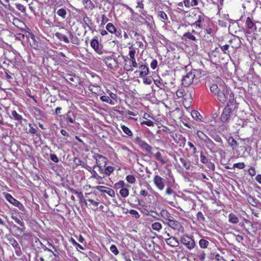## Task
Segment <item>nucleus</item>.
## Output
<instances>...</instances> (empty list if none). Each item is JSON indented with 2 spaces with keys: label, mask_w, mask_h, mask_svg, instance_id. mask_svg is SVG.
Listing matches in <instances>:
<instances>
[{
  "label": "nucleus",
  "mask_w": 261,
  "mask_h": 261,
  "mask_svg": "<svg viewBox=\"0 0 261 261\" xmlns=\"http://www.w3.org/2000/svg\"><path fill=\"white\" fill-rule=\"evenodd\" d=\"M134 142L144 151L148 153L152 152V147L145 141L143 140L141 137L137 136L135 139Z\"/></svg>",
  "instance_id": "nucleus-1"
},
{
  "label": "nucleus",
  "mask_w": 261,
  "mask_h": 261,
  "mask_svg": "<svg viewBox=\"0 0 261 261\" xmlns=\"http://www.w3.org/2000/svg\"><path fill=\"white\" fill-rule=\"evenodd\" d=\"M180 242L189 250H192L195 246V243L194 240L193 239V238L187 235H184L181 237Z\"/></svg>",
  "instance_id": "nucleus-2"
},
{
  "label": "nucleus",
  "mask_w": 261,
  "mask_h": 261,
  "mask_svg": "<svg viewBox=\"0 0 261 261\" xmlns=\"http://www.w3.org/2000/svg\"><path fill=\"white\" fill-rule=\"evenodd\" d=\"M195 77V75L193 72L190 71L187 73L186 75L183 76L182 85L185 87H188L193 83Z\"/></svg>",
  "instance_id": "nucleus-3"
},
{
  "label": "nucleus",
  "mask_w": 261,
  "mask_h": 261,
  "mask_svg": "<svg viewBox=\"0 0 261 261\" xmlns=\"http://www.w3.org/2000/svg\"><path fill=\"white\" fill-rule=\"evenodd\" d=\"M232 112V108L230 107V104H227L224 109L223 113L221 115L220 119L221 121L223 122H226L229 119Z\"/></svg>",
  "instance_id": "nucleus-4"
},
{
  "label": "nucleus",
  "mask_w": 261,
  "mask_h": 261,
  "mask_svg": "<svg viewBox=\"0 0 261 261\" xmlns=\"http://www.w3.org/2000/svg\"><path fill=\"white\" fill-rule=\"evenodd\" d=\"M218 81H219L218 85L214 84L210 88L211 91L215 94H217L221 90H224L225 89V84L224 82L221 81L220 79H218Z\"/></svg>",
  "instance_id": "nucleus-5"
},
{
  "label": "nucleus",
  "mask_w": 261,
  "mask_h": 261,
  "mask_svg": "<svg viewBox=\"0 0 261 261\" xmlns=\"http://www.w3.org/2000/svg\"><path fill=\"white\" fill-rule=\"evenodd\" d=\"M229 92L227 86L225 85V89L224 90H221L217 94L218 99L221 102L224 103L227 100Z\"/></svg>",
  "instance_id": "nucleus-6"
},
{
  "label": "nucleus",
  "mask_w": 261,
  "mask_h": 261,
  "mask_svg": "<svg viewBox=\"0 0 261 261\" xmlns=\"http://www.w3.org/2000/svg\"><path fill=\"white\" fill-rule=\"evenodd\" d=\"M93 158L96 160V166H100L101 167L104 166V167H106L108 162L107 158L98 153L95 154Z\"/></svg>",
  "instance_id": "nucleus-7"
},
{
  "label": "nucleus",
  "mask_w": 261,
  "mask_h": 261,
  "mask_svg": "<svg viewBox=\"0 0 261 261\" xmlns=\"http://www.w3.org/2000/svg\"><path fill=\"white\" fill-rule=\"evenodd\" d=\"M166 223L167 224L169 227H171L174 230L181 231L184 229L181 224L179 222L174 220L173 218Z\"/></svg>",
  "instance_id": "nucleus-8"
},
{
  "label": "nucleus",
  "mask_w": 261,
  "mask_h": 261,
  "mask_svg": "<svg viewBox=\"0 0 261 261\" xmlns=\"http://www.w3.org/2000/svg\"><path fill=\"white\" fill-rule=\"evenodd\" d=\"M245 25L247 28L249 30V31L246 32L247 33L250 34L251 33L256 31V27L250 17H248L247 18Z\"/></svg>",
  "instance_id": "nucleus-9"
},
{
  "label": "nucleus",
  "mask_w": 261,
  "mask_h": 261,
  "mask_svg": "<svg viewBox=\"0 0 261 261\" xmlns=\"http://www.w3.org/2000/svg\"><path fill=\"white\" fill-rule=\"evenodd\" d=\"M103 62L106 65L111 69H114L117 66V63L116 60L110 56H108L105 58Z\"/></svg>",
  "instance_id": "nucleus-10"
},
{
  "label": "nucleus",
  "mask_w": 261,
  "mask_h": 261,
  "mask_svg": "<svg viewBox=\"0 0 261 261\" xmlns=\"http://www.w3.org/2000/svg\"><path fill=\"white\" fill-rule=\"evenodd\" d=\"M164 179L158 175H155L153 178L154 184L160 190H163L164 188Z\"/></svg>",
  "instance_id": "nucleus-11"
},
{
  "label": "nucleus",
  "mask_w": 261,
  "mask_h": 261,
  "mask_svg": "<svg viewBox=\"0 0 261 261\" xmlns=\"http://www.w3.org/2000/svg\"><path fill=\"white\" fill-rule=\"evenodd\" d=\"M90 45L97 53L100 55L102 54V48L100 47L97 39L96 37L92 39Z\"/></svg>",
  "instance_id": "nucleus-12"
},
{
  "label": "nucleus",
  "mask_w": 261,
  "mask_h": 261,
  "mask_svg": "<svg viewBox=\"0 0 261 261\" xmlns=\"http://www.w3.org/2000/svg\"><path fill=\"white\" fill-rule=\"evenodd\" d=\"M166 242L168 245L173 247H177L179 245V242L177 239L174 237H171L168 239H166Z\"/></svg>",
  "instance_id": "nucleus-13"
},
{
  "label": "nucleus",
  "mask_w": 261,
  "mask_h": 261,
  "mask_svg": "<svg viewBox=\"0 0 261 261\" xmlns=\"http://www.w3.org/2000/svg\"><path fill=\"white\" fill-rule=\"evenodd\" d=\"M106 29L110 33L115 34L116 36H119L120 33L117 31L115 26L112 23H108L106 25Z\"/></svg>",
  "instance_id": "nucleus-14"
},
{
  "label": "nucleus",
  "mask_w": 261,
  "mask_h": 261,
  "mask_svg": "<svg viewBox=\"0 0 261 261\" xmlns=\"http://www.w3.org/2000/svg\"><path fill=\"white\" fill-rule=\"evenodd\" d=\"M139 70L140 77H144L148 74V68L146 65H142L140 66Z\"/></svg>",
  "instance_id": "nucleus-15"
},
{
  "label": "nucleus",
  "mask_w": 261,
  "mask_h": 261,
  "mask_svg": "<svg viewBox=\"0 0 261 261\" xmlns=\"http://www.w3.org/2000/svg\"><path fill=\"white\" fill-rule=\"evenodd\" d=\"M5 198L10 203L12 204L14 206L18 205L19 204V202L17 200L15 199L14 198L12 197V196L9 194H5Z\"/></svg>",
  "instance_id": "nucleus-16"
},
{
  "label": "nucleus",
  "mask_w": 261,
  "mask_h": 261,
  "mask_svg": "<svg viewBox=\"0 0 261 261\" xmlns=\"http://www.w3.org/2000/svg\"><path fill=\"white\" fill-rule=\"evenodd\" d=\"M160 214L161 216L166 220H167L168 222L171 219H173V217L167 210H163L161 211Z\"/></svg>",
  "instance_id": "nucleus-17"
},
{
  "label": "nucleus",
  "mask_w": 261,
  "mask_h": 261,
  "mask_svg": "<svg viewBox=\"0 0 261 261\" xmlns=\"http://www.w3.org/2000/svg\"><path fill=\"white\" fill-rule=\"evenodd\" d=\"M55 36L60 41H63L66 43H68L69 42V40L68 38L65 35H63L60 33L57 32L55 34Z\"/></svg>",
  "instance_id": "nucleus-18"
},
{
  "label": "nucleus",
  "mask_w": 261,
  "mask_h": 261,
  "mask_svg": "<svg viewBox=\"0 0 261 261\" xmlns=\"http://www.w3.org/2000/svg\"><path fill=\"white\" fill-rule=\"evenodd\" d=\"M179 161L180 163L182 164V166L186 168V169H190L191 167V163L190 161H187L184 158H180Z\"/></svg>",
  "instance_id": "nucleus-19"
},
{
  "label": "nucleus",
  "mask_w": 261,
  "mask_h": 261,
  "mask_svg": "<svg viewBox=\"0 0 261 261\" xmlns=\"http://www.w3.org/2000/svg\"><path fill=\"white\" fill-rule=\"evenodd\" d=\"M228 221L232 224H237L239 222V218L235 214L230 213L228 216Z\"/></svg>",
  "instance_id": "nucleus-20"
},
{
  "label": "nucleus",
  "mask_w": 261,
  "mask_h": 261,
  "mask_svg": "<svg viewBox=\"0 0 261 261\" xmlns=\"http://www.w3.org/2000/svg\"><path fill=\"white\" fill-rule=\"evenodd\" d=\"M83 3L85 5L86 9H93L94 6L91 0H83Z\"/></svg>",
  "instance_id": "nucleus-21"
},
{
  "label": "nucleus",
  "mask_w": 261,
  "mask_h": 261,
  "mask_svg": "<svg viewBox=\"0 0 261 261\" xmlns=\"http://www.w3.org/2000/svg\"><path fill=\"white\" fill-rule=\"evenodd\" d=\"M184 38L188 39L189 40L192 41L196 40V37L191 32L185 33L182 37V39H184Z\"/></svg>",
  "instance_id": "nucleus-22"
},
{
  "label": "nucleus",
  "mask_w": 261,
  "mask_h": 261,
  "mask_svg": "<svg viewBox=\"0 0 261 261\" xmlns=\"http://www.w3.org/2000/svg\"><path fill=\"white\" fill-rule=\"evenodd\" d=\"M204 143L206 147L210 149H212L215 146V143L213 141L208 137H207L204 141Z\"/></svg>",
  "instance_id": "nucleus-23"
},
{
  "label": "nucleus",
  "mask_w": 261,
  "mask_h": 261,
  "mask_svg": "<svg viewBox=\"0 0 261 261\" xmlns=\"http://www.w3.org/2000/svg\"><path fill=\"white\" fill-rule=\"evenodd\" d=\"M57 14L63 19H65L67 15V12L64 8H61L57 11Z\"/></svg>",
  "instance_id": "nucleus-24"
},
{
  "label": "nucleus",
  "mask_w": 261,
  "mask_h": 261,
  "mask_svg": "<svg viewBox=\"0 0 261 261\" xmlns=\"http://www.w3.org/2000/svg\"><path fill=\"white\" fill-rule=\"evenodd\" d=\"M105 168V174L109 176L110 175L114 170V168L112 166H108L104 167Z\"/></svg>",
  "instance_id": "nucleus-25"
},
{
  "label": "nucleus",
  "mask_w": 261,
  "mask_h": 261,
  "mask_svg": "<svg viewBox=\"0 0 261 261\" xmlns=\"http://www.w3.org/2000/svg\"><path fill=\"white\" fill-rule=\"evenodd\" d=\"M121 128L123 130V132L127 136H132L133 135V133H132V131L130 130V129L129 128H128L126 126H125L124 125H121Z\"/></svg>",
  "instance_id": "nucleus-26"
},
{
  "label": "nucleus",
  "mask_w": 261,
  "mask_h": 261,
  "mask_svg": "<svg viewBox=\"0 0 261 261\" xmlns=\"http://www.w3.org/2000/svg\"><path fill=\"white\" fill-rule=\"evenodd\" d=\"M191 116L194 119L197 120H200L202 117L200 113L197 111H192Z\"/></svg>",
  "instance_id": "nucleus-27"
},
{
  "label": "nucleus",
  "mask_w": 261,
  "mask_h": 261,
  "mask_svg": "<svg viewBox=\"0 0 261 261\" xmlns=\"http://www.w3.org/2000/svg\"><path fill=\"white\" fill-rule=\"evenodd\" d=\"M227 100H228V104H230V107L233 106V103L234 99V94H233L232 92H229V93L228 95V96H227Z\"/></svg>",
  "instance_id": "nucleus-28"
},
{
  "label": "nucleus",
  "mask_w": 261,
  "mask_h": 261,
  "mask_svg": "<svg viewBox=\"0 0 261 261\" xmlns=\"http://www.w3.org/2000/svg\"><path fill=\"white\" fill-rule=\"evenodd\" d=\"M100 99L103 102H106L108 103L113 104V100L108 96L103 95L100 97Z\"/></svg>",
  "instance_id": "nucleus-29"
},
{
  "label": "nucleus",
  "mask_w": 261,
  "mask_h": 261,
  "mask_svg": "<svg viewBox=\"0 0 261 261\" xmlns=\"http://www.w3.org/2000/svg\"><path fill=\"white\" fill-rule=\"evenodd\" d=\"M119 193L122 197L125 198L128 195L129 191L127 188H123L120 190Z\"/></svg>",
  "instance_id": "nucleus-30"
},
{
  "label": "nucleus",
  "mask_w": 261,
  "mask_h": 261,
  "mask_svg": "<svg viewBox=\"0 0 261 261\" xmlns=\"http://www.w3.org/2000/svg\"><path fill=\"white\" fill-rule=\"evenodd\" d=\"M199 244L201 248H206L209 244V242L204 239H201L199 242Z\"/></svg>",
  "instance_id": "nucleus-31"
},
{
  "label": "nucleus",
  "mask_w": 261,
  "mask_h": 261,
  "mask_svg": "<svg viewBox=\"0 0 261 261\" xmlns=\"http://www.w3.org/2000/svg\"><path fill=\"white\" fill-rule=\"evenodd\" d=\"M129 49H130V51L129 52V56L130 57L129 60H133L135 59V56L136 54V50L132 46H129Z\"/></svg>",
  "instance_id": "nucleus-32"
},
{
  "label": "nucleus",
  "mask_w": 261,
  "mask_h": 261,
  "mask_svg": "<svg viewBox=\"0 0 261 261\" xmlns=\"http://www.w3.org/2000/svg\"><path fill=\"white\" fill-rule=\"evenodd\" d=\"M9 243L14 248L19 246L17 241L13 238H11L8 239Z\"/></svg>",
  "instance_id": "nucleus-33"
},
{
  "label": "nucleus",
  "mask_w": 261,
  "mask_h": 261,
  "mask_svg": "<svg viewBox=\"0 0 261 261\" xmlns=\"http://www.w3.org/2000/svg\"><path fill=\"white\" fill-rule=\"evenodd\" d=\"M83 21L85 24L88 27L90 28V26L92 24V20L88 16H86L83 18Z\"/></svg>",
  "instance_id": "nucleus-34"
},
{
  "label": "nucleus",
  "mask_w": 261,
  "mask_h": 261,
  "mask_svg": "<svg viewBox=\"0 0 261 261\" xmlns=\"http://www.w3.org/2000/svg\"><path fill=\"white\" fill-rule=\"evenodd\" d=\"M91 173L92 174V175L91 176V178H92L102 179V178H104V177H105V176L99 175L94 170H92L91 171Z\"/></svg>",
  "instance_id": "nucleus-35"
},
{
  "label": "nucleus",
  "mask_w": 261,
  "mask_h": 261,
  "mask_svg": "<svg viewBox=\"0 0 261 261\" xmlns=\"http://www.w3.org/2000/svg\"><path fill=\"white\" fill-rule=\"evenodd\" d=\"M152 229L159 231L162 228V224L159 222H154L151 225Z\"/></svg>",
  "instance_id": "nucleus-36"
},
{
  "label": "nucleus",
  "mask_w": 261,
  "mask_h": 261,
  "mask_svg": "<svg viewBox=\"0 0 261 261\" xmlns=\"http://www.w3.org/2000/svg\"><path fill=\"white\" fill-rule=\"evenodd\" d=\"M198 137L203 141L208 137L205 134L202 132L198 130L196 133Z\"/></svg>",
  "instance_id": "nucleus-37"
},
{
  "label": "nucleus",
  "mask_w": 261,
  "mask_h": 261,
  "mask_svg": "<svg viewBox=\"0 0 261 261\" xmlns=\"http://www.w3.org/2000/svg\"><path fill=\"white\" fill-rule=\"evenodd\" d=\"M203 20H204V19H203V17L201 15H199L198 20H196L195 21V22L193 24V25L196 26V27H199V28H201L200 23H201V21H203Z\"/></svg>",
  "instance_id": "nucleus-38"
},
{
  "label": "nucleus",
  "mask_w": 261,
  "mask_h": 261,
  "mask_svg": "<svg viewBox=\"0 0 261 261\" xmlns=\"http://www.w3.org/2000/svg\"><path fill=\"white\" fill-rule=\"evenodd\" d=\"M155 157L156 159L159 160L162 164H164L166 163L165 161L164 160V159L162 158V155L160 152H156L154 154Z\"/></svg>",
  "instance_id": "nucleus-39"
},
{
  "label": "nucleus",
  "mask_w": 261,
  "mask_h": 261,
  "mask_svg": "<svg viewBox=\"0 0 261 261\" xmlns=\"http://www.w3.org/2000/svg\"><path fill=\"white\" fill-rule=\"evenodd\" d=\"M228 144L232 147H234L238 145L237 142L232 138L229 137L227 140Z\"/></svg>",
  "instance_id": "nucleus-40"
},
{
  "label": "nucleus",
  "mask_w": 261,
  "mask_h": 261,
  "mask_svg": "<svg viewBox=\"0 0 261 261\" xmlns=\"http://www.w3.org/2000/svg\"><path fill=\"white\" fill-rule=\"evenodd\" d=\"M158 15L162 19V20H167L168 19L167 14L162 11L158 12Z\"/></svg>",
  "instance_id": "nucleus-41"
},
{
  "label": "nucleus",
  "mask_w": 261,
  "mask_h": 261,
  "mask_svg": "<svg viewBox=\"0 0 261 261\" xmlns=\"http://www.w3.org/2000/svg\"><path fill=\"white\" fill-rule=\"evenodd\" d=\"M12 115L14 118L15 119L20 121L22 119V116L18 114L15 111H13L12 112Z\"/></svg>",
  "instance_id": "nucleus-42"
},
{
  "label": "nucleus",
  "mask_w": 261,
  "mask_h": 261,
  "mask_svg": "<svg viewBox=\"0 0 261 261\" xmlns=\"http://www.w3.org/2000/svg\"><path fill=\"white\" fill-rule=\"evenodd\" d=\"M126 179L127 181L130 184H134L136 181V178L134 175H128L126 176Z\"/></svg>",
  "instance_id": "nucleus-43"
},
{
  "label": "nucleus",
  "mask_w": 261,
  "mask_h": 261,
  "mask_svg": "<svg viewBox=\"0 0 261 261\" xmlns=\"http://www.w3.org/2000/svg\"><path fill=\"white\" fill-rule=\"evenodd\" d=\"M245 166V165L243 162L236 163L233 165V168H237L240 169H243Z\"/></svg>",
  "instance_id": "nucleus-44"
},
{
  "label": "nucleus",
  "mask_w": 261,
  "mask_h": 261,
  "mask_svg": "<svg viewBox=\"0 0 261 261\" xmlns=\"http://www.w3.org/2000/svg\"><path fill=\"white\" fill-rule=\"evenodd\" d=\"M110 249V251L116 255L119 253V251L115 245H112Z\"/></svg>",
  "instance_id": "nucleus-45"
},
{
  "label": "nucleus",
  "mask_w": 261,
  "mask_h": 261,
  "mask_svg": "<svg viewBox=\"0 0 261 261\" xmlns=\"http://www.w3.org/2000/svg\"><path fill=\"white\" fill-rule=\"evenodd\" d=\"M12 218L21 226H24V223L20 220H19L16 216L12 215Z\"/></svg>",
  "instance_id": "nucleus-46"
},
{
  "label": "nucleus",
  "mask_w": 261,
  "mask_h": 261,
  "mask_svg": "<svg viewBox=\"0 0 261 261\" xmlns=\"http://www.w3.org/2000/svg\"><path fill=\"white\" fill-rule=\"evenodd\" d=\"M141 124H145V125H146L149 126H154V123L153 121H151V120H146L142 121L141 123Z\"/></svg>",
  "instance_id": "nucleus-47"
},
{
  "label": "nucleus",
  "mask_w": 261,
  "mask_h": 261,
  "mask_svg": "<svg viewBox=\"0 0 261 261\" xmlns=\"http://www.w3.org/2000/svg\"><path fill=\"white\" fill-rule=\"evenodd\" d=\"M106 193H107L110 196L112 197H114L115 195L114 191L109 188H107Z\"/></svg>",
  "instance_id": "nucleus-48"
},
{
  "label": "nucleus",
  "mask_w": 261,
  "mask_h": 261,
  "mask_svg": "<svg viewBox=\"0 0 261 261\" xmlns=\"http://www.w3.org/2000/svg\"><path fill=\"white\" fill-rule=\"evenodd\" d=\"M129 214L133 215L135 218L138 219L140 218V216L139 213L134 210H132L129 211Z\"/></svg>",
  "instance_id": "nucleus-49"
},
{
  "label": "nucleus",
  "mask_w": 261,
  "mask_h": 261,
  "mask_svg": "<svg viewBox=\"0 0 261 261\" xmlns=\"http://www.w3.org/2000/svg\"><path fill=\"white\" fill-rule=\"evenodd\" d=\"M16 7L18 10H19V11H20L22 12H25V8L24 7L23 5H22L20 4H16Z\"/></svg>",
  "instance_id": "nucleus-50"
},
{
  "label": "nucleus",
  "mask_w": 261,
  "mask_h": 261,
  "mask_svg": "<svg viewBox=\"0 0 261 261\" xmlns=\"http://www.w3.org/2000/svg\"><path fill=\"white\" fill-rule=\"evenodd\" d=\"M204 32L205 33L210 35L211 36H212L214 35V31L211 28H207L205 29Z\"/></svg>",
  "instance_id": "nucleus-51"
},
{
  "label": "nucleus",
  "mask_w": 261,
  "mask_h": 261,
  "mask_svg": "<svg viewBox=\"0 0 261 261\" xmlns=\"http://www.w3.org/2000/svg\"><path fill=\"white\" fill-rule=\"evenodd\" d=\"M107 187H104V186H97L96 187V189L98 190L99 191L102 192V193H106V189Z\"/></svg>",
  "instance_id": "nucleus-52"
},
{
  "label": "nucleus",
  "mask_w": 261,
  "mask_h": 261,
  "mask_svg": "<svg viewBox=\"0 0 261 261\" xmlns=\"http://www.w3.org/2000/svg\"><path fill=\"white\" fill-rule=\"evenodd\" d=\"M188 144L189 145V146L192 148L193 149V153H197V148H196V147L190 142H189L188 143Z\"/></svg>",
  "instance_id": "nucleus-53"
},
{
  "label": "nucleus",
  "mask_w": 261,
  "mask_h": 261,
  "mask_svg": "<svg viewBox=\"0 0 261 261\" xmlns=\"http://www.w3.org/2000/svg\"><path fill=\"white\" fill-rule=\"evenodd\" d=\"M50 158L51 161L55 163H58L59 162L57 156L55 154H51L50 155Z\"/></svg>",
  "instance_id": "nucleus-54"
},
{
  "label": "nucleus",
  "mask_w": 261,
  "mask_h": 261,
  "mask_svg": "<svg viewBox=\"0 0 261 261\" xmlns=\"http://www.w3.org/2000/svg\"><path fill=\"white\" fill-rule=\"evenodd\" d=\"M248 173L251 176H254L256 174V171H255L254 168H253V167L250 168L248 170Z\"/></svg>",
  "instance_id": "nucleus-55"
},
{
  "label": "nucleus",
  "mask_w": 261,
  "mask_h": 261,
  "mask_svg": "<svg viewBox=\"0 0 261 261\" xmlns=\"http://www.w3.org/2000/svg\"><path fill=\"white\" fill-rule=\"evenodd\" d=\"M206 164H207V167L211 170L212 171H214L215 170V165L214 164H213V163L212 162H207Z\"/></svg>",
  "instance_id": "nucleus-56"
},
{
  "label": "nucleus",
  "mask_w": 261,
  "mask_h": 261,
  "mask_svg": "<svg viewBox=\"0 0 261 261\" xmlns=\"http://www.w3.org/2000/svg\"><path fill=\"white\" fill-rule=\"evenodd\" d=\"M69 113H70V112H68V113L66 115V120L68 121L69 122H70L71 123H74L75 122V121L71 117L69 116Z\"/></svg>",
  "instance_id": "nucleus-57"
},
{
  "label": "nucleus",
  "mask_w": 261,
  "mask_h": 261,
  "mask_svg": "<svg viewBox=\"0 0 261 261\" xmlns=\"http://www.w3.org/2000/svg\"><path fill=\"white\" fill-rule=\"evenodd\" d=\"M158 65V61L156 60H153L150 64V67L152 69H155Z\"/></svg>",
  "instance_id": "nucleus-58"
},
{
  "label": "nucleus",
  "mask_w": 261,
  "mask_h": 261,
  "mask_svg": "<svg viewBox=\"0 0 261 261\" xmlns=\"http://www.w3.org/2000/svg\"><path fill=\"white\" fill-rule=\"evenodd\" d=\"M200 161L203 164H206L208 162L207 159L202 153H201V155H200Z\"/></svg>",
  "instance_id": "nucleus-59"
},
{
  "label": "nucleus",
  "mask_w": 261,
  "mask_h": 261,
  "mask_svg": "<svg viewBox=\"0 0 261 261\" xmlns=\"http://www.w3.org/2000/svg\"><path fill=\"white\" fill-rule=\"evenodd\" d=\"M115 186L117 188H123L125 186V183L123 181L121 180V181H119L118 183L116 184Z\"/></svg>",
  "instance_id": "nucleus-60"
},
{
  "label": "nucleus",
  "mask_w": 261,
  "mask_h": 261,
  "mask_svg": "<svg viewBox=\"0 0 261 261\" xmlns=\"http://www.w3.org/2000/svg\"><path fill=\"white\" fill-rule=\"evenodd\" d=\"M139 210L141 211V212L143 213L145 215H148V211L145 207V206L143 205L141 207L139 208Z\"/></svg>",
  "instance_id": "nucleus-61"
},
{
  "label": "nucleus",
  "mask_w": 261,
  "mask_h": 261,
  "mask_svg": "<svg viewBox=\"0 0 261 261\" xmlns=\"http://www.w3.org/2000/svg\"><path fill=\"white\" fill-rule=\"evenodd\" d=\"M206 254L204 252H202L198 255V258L201 261H204Z\"/></svg>",
  "instance_id": "nucleus-62"
},
{
  "label": "nucleus",
  "mask_w": 261,
  "mask_h": 261,
  "mask_svg": "<svg viewBox=\"0 0 261 261\" xmlns=\"http://www.w3.org/2000/svg\"><path fill=\"white\" fill-rule=\"evenodd\" d=\"M184 89H179L176 92V95L178 97H181L182 96H184Z\"/></svg>",
  "instance_id": "nucleus-63"
},
{
  "label": "nucleus",
  "mask_w": 261,
  "mask_h": 261,
  "mask_svg": "<svg viewBox=\"0 0 261 261\" xmlns=\"http://www.w3.org/2000/svg\"><path fill=\"white\" fill-rule=\"evenodd\" d=\"M143 82L146 85H150L152 83V81L149 78L143 77Z\"/></svg>",
  "instance_id": "nucleus-64"
}]
</instances>
